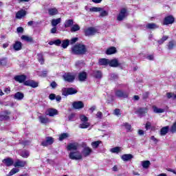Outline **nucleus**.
<instances>
[{
    "label": "nucleus",
    "instance_id": "obj_18",
    "mask_svg": "<svg viewBox=\"0 0 176 176\" xmlns=\"http://www.w3.org/2000/svg\"><path fill=\"white\" fill-rule=\"evenodd\" d=\"M25 14H27V12L24 10H21L16 12V19H23Z\"/></svg>",
    "mask_w": 176,
    "mask_h": 176
},
{
    "label": "nucleus",
    "instance_id": "obj_4",
    "mask_svg": "<svg viewBox=\"0 0 176 176\" xmlns=\"http://www.w3.org/2000/svg\"><path fill=\"white\" fill-rule=\"evenodd\" d=\"M78 91L74 88H63L62 89V94L67 97V96H71L72 94H76Z\"/></svg>",
    "mask_w": 176,
    "mask_h": 176
},
{
    "label": "nucleus",
    "instance_id": "obj_51",
    "mask_svg": "<svg viewBox=\"0 0 176 176\" xmlns=\"http://www.w3.org/2000/svg\"><path fill=\"white\" fill-rule=\"evenodd\" d=\"M80 119L81 122H84L89 121V118H87V117H86V116H85V115L80 116Z\"/></svg>",
    "mask_w": 176,
    "mask_h": 176
},
{
    "label": "nucleus",
    "instance_id": "obj_22",
    "mask_svg": "<svg viewBox=\"0 0 176 176\" xmlns=\"http://www.w3.org/2000/svg\"><path fill=\"white\" fill-rule=\"evenodd\" d=\"M27 164V162L25 161H21L18 160L14 164V167H24Z\"/></svg>",
    "mask_w": 176,
    "mask_h": 176
},
{
    "label": "nucleus",
    "instance_id": "obj_33",
    "mask_svg": "<svg viewBox=\"0 0 176 176\" xmlns=\"http://www.w3.org/2000/svg\"><path fill=\"white\" fill-rule=\"evenodd\" d=\"M167 47L168 50H173V49L175 47V41H169L167 44Z\"/></svg>",
    "mask_w": 176,
    "mask_h": 176
},
{
    "label": "nucleus",
    "instance_id": "obj_32",
    "mask_svg": "<svg viewBox=\"0 0 176 176\" xmlns=\"http://www.w3.org/2000/svg\"><path fill=\"white\" fill-rule=\"evenodd\" d=\"M168 129H170V127L168 126L162 128L161 131H160V135H166V134H167V133H168Z\"/></svg>",
    "mask_w": 176,
    "mask_h": 176
},
{
    "label": "nucleus",
    "instance_id": "obj_11",
    "mask_svg": "<svg viewBox=\"0 0 176 176\" xmlns=\"http://www.w3.org/2000/svg\"><path fill=\"white\" fill-rule=\"evenodd\" d=\"M54 142V140L52 137H47L45 141H43L41 145L43 146H47V145H52Z\"/></svg>",
    "mask_w": 176,
    "mask_h": 176
},
{
    "label": "nucleus",
    "instance_id": "obj_54",
    "mask_svg": "<svg viewBox=\"0 0 176 176\" xmlns=\"http://www.w3.org/2000/svg\"><path fill=\"white\" fill-rule=\"evenodd\" d=\"M16 32H18V34H23V32H24V28H23L22 27H19L16 29Z\"/></svg>",
    "mask_w": 176,
    "mask_h": 176
},
{
    "label": "nucleus",
    "instance_id": "obj_61",
    "mask_svg": "<svg viewBox=\"0 0 176 176\" xmlns=\"http://www.w3.org/2000/svg\"><path fill=\"white\" fill-rule=\"evenodd\" d=\"M50 86L52 89H56L57 87V83L54 81L50 84Z\"/></svg>",
    "mask_w": 176,
    "mask_h": 176
},
{
    "label": "nucleus",
    "instance_id": "obj_43",
    "mask_svg": "<svg viewBox=\"0 0 176 176\" xmlns=\"http://www.w3.org/2000/svg\"><path fill=\"white\" fill-rule=\"evenodd\" d=\"M167 39H168V36H163L161 39L158 40L157 43L159 45H163Z\"/></svg>",
    "mask_w": 176,
    "mask_h": 176
},
{
    "label": "nucleus",
    "instance_id": "obj_58",
    "mask_svg": "<svg viewBox=\"0 0 176 176\" xmlns=\"http://www.w3.org/2000/svg\"><path fill=\"white\" fill-rule=\"evenodd\" d=\"M49 98H50V100H51L52 101H53V100H56V94H51L49 96Z\"/></svg>",
    "mask_w": 176,
    "mask_h": 176
},
{
    "label": "nucleus",
    "instance_id": "obj_25",
    "mask_svg": "<svg viewBox=\"0 0 176 176\" xmlns=\"http://www.w3.org/2000/svg\"><path fill=\"white\" fill-rule=\"evenodd\" d=\"M39 122L42 124H46V123H49V118L47 117H45L43 116H38Z\"/></svg>",
    "mask_w": 176,
    "mask_h": 176
},
{
    "label": "nucleus",
    "instance_id": "obj_23",
    "mask_svg": "<svg viewBox=\"0 0 176 176\" xmlns=\"http://www.w3.org/2000/svg\"><path fill=\"white\" fill-rule=\"evenodd\" d=\"M21 38L22 39V41H25V42H28L30 43H34V39L30 36L23 35L21 36Z\"/></svg>",
    "mask_w": 176,
    "mask_h": 176
},
{
    "label": "nucleus",
    "instance_id": "obj_31",
    "mask_svg": "<svg viewBox=\"0 0 176 176\" xmlns=\"http://www.w3.org/2000/svg\"><path fill=\"white\" fill-rule=\"evenodd\" d=\"M93 76L94 78H96V79H101V78H102V73L100 71H95L93 73Z\"/></svg>",
    "mask_w": 176,
    "mask_h": 176
},
{
    "label": "nucleus",
    "instance_id": "obj_19",
    "mask_svg": "<svg viewBox=\"0 0 176 176\" xmlns=\"http://www.w3.org/2000/svg\"><path fill=\"white\" fill-rule=\"evenodd\" d=\"M27 77L25 75L16 76L14 79L16 82H19V83H23Z\"/></svg>",
    "mask_w": 176,
    "mask_h": 176
},
{
    "label": "nucleus",
    "instance_id": "obj_17",
    "mask_svg": "<svg viewBox=\"0 0 176 176\" xmlns=\"http://www.w3.org/2000/svg\"><path fill=\"white\" fill-rule=\"evenodd\" d=\"M87 79V73L86 72H82L78 74V80L80 82H85Z\"/></svg>",
    "mask_w": 176,
    "mask_h": 176
},
{
    "label": "nucleus",
    "instance_id": "obj_10",
    "mask_svg": "<svg viewBox=\"0 0 176 176\" xmlns=\"http://www.w3.org/2000/svg\"><path fill=\"white\" fill-rule=\"evenodd\" d=\"M109 65L110 67H113V68H116L118 67H120L121 64L119 63L118 59L114 58L112 60H109Z\"/></svg>",
    "mask_w": 176,
    "mask_h": 176
},
{
    "label": "nucleus",
    "instance_id": "obj_64",
    "mask_svg": "<svg viewBox=\"0 0 176 176\" xmlns=\"http://www.w3.org/2000/svg\"><path fill=\"white\" fill-rule=\"evenodd\" d=\"M7 61L6 59H1L0 60L1 65H6Z\"/></svg>",
    "mask_w": 176,
    "mask_h": 176
},
{
    "label": "nucleus",
    "instance_id": "obj_49",
    "mask_svg": "<svg viewBox=\"0 0 176 176\" xmlns=\"http://www.w3.org/2000/svg\"><path fill=\"white\" fill-rule=\"evenodd\" d=\"M101 10H102V8H100V7H93L91 8H90V12H101Z\"/></svg>",
    "mask_w": 176,
    "mask_h": 176
},
{
    "label": "nucleus",
    "instance_id": "obj_15",
    "mask_svg": "<svg viewBox=\"0 0 176 176\" xmlns=\"http://www.w3.org/2000/svg\"><path fill=\"white\" fill-rule=\"evenodd\" d=\"M3 163H4L7 167H10V166L14 164V161H13V159L8 157L3 160Z\"/></svg>",
    "mask_w": 176,
    "mask_h": 176
},
{
    "label": "nucleus",
    "instance_id": "obj_50",
    "mask_svg": "<svg viewBox=\"0 0 176 176\" xmlns=\"http://www.w3.org/2000/svg\"><path fill=\"white\" fill-rule=\"evenodd\" d=\"M123 126L128 131H131V125L130 124L126 122L123 124Z\"/></svg>",
    "mask_w": 176,
    "mask_h": 176
},
{
    "label": "nucleus",
    "instance_id": "obj_35",
    "mask_svg": "<svg viewBox=\"0 0 176 176\" xmlns=\"http://www.w3.org/2000/svg\"><path fill=\"white\" fill-rule=\"evenodd\" d=\"M116 53V48L115 47H111L106 51L107 54H115Z\"/></svg>",
    "mask_w": 176,
    "mask_h": 176
},
{
    "label": "nucleus",
    "instance_id": "obj_60",
    "mask_svg": "<svg viewBox=\"0 0 176 176\" xmlns=\"http://www.w3.org/2000/svg\"><path fill=\"white\" fill-rule=\"evenodd\" d=\"M76 42H78V38H73L70 41L71 45H74V43H76Z\"/></svg>",
    "mask_w": 176,
    "mask_h": 176
},
{
    "label": "nucleus",
    "instance_id": "obj_8",
    "mask_svg": "<svg viewBox=\"0 0 176 176\" xmlns=\"http://www.w3.org/2000/svg\"><path fill=\"white\" fill-rule=\"evenodd\" d=\"M72 107L74 109H82L85 108V104L82 101H76L72 103Z\"/></svg>",
    "mask_w": 176,
    "mask_h": 176
},
{
    "label": "nucleus",
    "instance_id": "obj_46",
    "mask_svg": "<svg viewBox=\"0 0 176 176\" xmlns=\"http://www.w3.org/2000/svg\"><path fill=\"white\" fill-rule=\"evenodd\" d=\"M90 124L87 122H84V123H82L80 124V129H87V127H89Z\"/></svg>",
    "mask_w": 176,
    "mask_h": 176
},
{
    "label": "nucleus",
    "instance_id": "obj_39",
    "mask_svg": "<svg viewBox=\"0 0 176 176\" xmlns=\"http://www.w3.org/2000/svg\"><path fill=\"white\" fill-rule=\"evenodd\" d=\"M79 30H80V27H79L78 24L73 25L71 28L72 32H76V31H79Z\"/></svg>",
    "mask_w": 176,
    "mask_h": 176
},
{
    "label": "nucleus",
    "instance_id": "obj_55",
    "mask_svg": "<svg viewBox=\"0 0 176 176\" xmlns=\"http://www.w3.org/2000/svg\"><path fill=\"white\" fill-rule=\"evenodd\" d=\"M96 118H98V119H102V112L98 111L96 113Z\"/></svg>",
    "mask_w": 176,
    "mask_h": 176
},
{
    "label": "nucleus",
    "instance_id": "obj_36",
    "mask_svg": "<svg viewBox=\"0 0 176 176\" xmlns=\"http://www.w3.org/2000/svg\"><path fill=\"white\" fill-rule=\"evenodd\" d=\"M69 137V133H63L59 135V141H63V140H66Z\"/></svg>",
    "mask_w": 176,
    "mask_h": 176
},
{
    "label": "nucleus",
    "instance_id": "obj_5",
    "mask_svg": "<svg viewBox=\"0 0 176 176\" xmlns=\"http://www.w3.org/2000/svg\"><path fill=\"white\" fill-rule=\"evenodd\" d=\"M129 16V14H127V9L126 8H122L120 10L118 16H117V20L118 21H123L126 17Z\"/></svg>",
    "mask_w": 176,
    "mask_h": 176
},
{
    "label": "nucleus",
    "instance_id": "obj_14",
    "mask_svg": "<svg viewBox=\"0 0 176 176\" xmlns=\"http://www.w3.org/2000/svg\"><path fill=\"white\" fill-rule=\"evenodd\" d=\"M78 148H79V144L74 142V143H69L67 146V151H77Z\"/></svg>",
    "mask_w": 176,
    "mask_h": 176
},
{
    "label": "nucleus",
    "instance_id": "obj_57",
    "mask_svg": "<svg viewBox=\"0 0 176 176\" xmlns=\"http://www.w3.org/2000/svg\"><path fill=\"white\" fill-rule=\"evenodd\" d=\"M54 45L56 46H60L61 45V40L57 39L54 41Z\"/></svg>",
    "mask_w": 176,
    "mask_h": 176
},
{
    "label": "nucleus",
    "instance_id": "obj_2",
    "mask_svg": "<svg viewBox=\"0 0 176 176\" xmlns=\"http://www.w3.org/2000/svg\"><path fill=\"white\" fill-rule=\"evenodd\" d=\"M82 146L83 147V149L81 152V155L84 157H87L93 153V149L87 146V144L86 143H82Z\"/></svg>",
    "mask_w": 176,
    "mask_h": 176
},
{
    "label": "nucleus",
    "instance_id": "obj_41",
    "mask_svg": "<svg viewBox=\"0 0 176 176\" xmlns=\"http://www.w3.org/2000/svg\"><path fill=\"white\" fill-rule=\"evenodd\" d=\"M142 166L143 168H148L149 166H151V162L146 160L142 162Z\"/></svg>",
    "mask_w": 176,
    "mask_h": 176
},
{
    "label": "nucleus",
    "instance_id": "obj_21",
    "mask_svg": "<svg viewBox=\"0 0 176 176\" xmlns=\"http://www.w3.org/2000/svg\"><path fill=\"white\" fill-rule=\"evenodd\" d=\"M133 157L134 156L131 154H124L121 156V159L123 162H129V160H131Z\"/></svg>",
    "mask_w": 176,
    "mask_h": 176
},
{
    "label": "nucleus",
    "instance_id": "obj_45",
    "mask_svg": "<svg viewBox=\"0 0 176 176\" xmlns=\"http://www.w3.org/2000/svg\"><path fill=\"white\" fill-rule=\"evenodd\" d=\"M20 170L17 168H12L10 172L9 173V176L14 175L16 173H19Z\"/></svg>",
    "mask_w": 176,
    "mask_h": 176
},
{
    "label": "nucleus",
    "instance_id": "obj_34",
    "mask_svg": "<svg viewBox=\"0 0 176 176\" xmlns=\"http://www.w3.org/2000/svg\"><path fill=\"white\" fill-rule=\"evenodd\" d=\"M60 23H61V18L52 19L51 21L52 27H56L58 24H60Z\"/></svg>",
    "mask_w": 176,
    "mask_h": 176
},
{
    "label": "nucleus",
    "instance_id": "obj_1",
    "mask_svg": "<svg viewBox=\"0 0 176 176\" xmlns=\"http://www.w3.org/2000/svg\"><path fill=\"white\" fill-rule=\"evenodd\" d=\"M72 53L73 54L83 55L87 53V48L83 44H76L72 47Z\"/></svg>",
    "mask_w": 176,
    "mask_h": 176
},
{
    "label": "nucleus",
    "instance_id": "obj_3",
    "mask_svg": "<svg viewBox=\"0 0 176 176\" xmlns=\"http://www.w3.org/2000/svg\"><path fill=\"white\" fill-rule=\"evenodd\" d=\"M69 157L72 160H82V155L79 151H73L69 153Z\"/></svg>",
    "mask_w": 176,
    "mask_h": 176
},
{
    "label": "nucleus",
    "instance_id": "obj_13",
    "mask_svg": "<svg viewBox=\"0 0 176 176\" xmlns=\"http://www.w3.org/2000/svg\"><path fill=\"white\" fill-rule=\"evenodd\" d=\"M116 96L119 98H127V97H129V94L122 90H117L116 91Z\"/></svg>",
    "mask_w": 176,
    "mask_h": 176
},
{
    "label": "nucleus",
    "instance_id": "obj_63",
    "mask_svg": "<svg viewBox=\"0 0 176 176\" xmlns=\"http://www.w3.org/2000/svg\"><path fill=\"white\" fill-rule=\"evenodd\" d=\"M151 140H152V141H153L155 144H157V142H159V140L156 138H155V136H151Z\"/></svg>",
    "mask_w": 176,
    "mask_h": 176
},
{
    "label": "nucleus",
    "instance_id": "obj_37",
    "mask_svg": "<svg viewBox=\"0 0 176 176\" xmlns=\"http://www.w3.org/2000/svg\"><path fill=\"white\" fill-rule=\"evenodd\" d=\"M101 141L98 140V141H95L91 143V145L93 148V149H97V148H98V146H100V144H101Z\"/></svg>",
    "mask_w": 176,
    "mask_h": 176
},
{
    "label": "nucleus",
    "instance_id": "obj_53",
    "mask_svg": "<svg viewBox=\"0 0 176 176\" xmlns=\"http://www.w3.org/2000/svg\"><path fill=\"white\" fill-rule=\"evenodd\" d=\"M113 115H116V116H120V115H122L120 113V109H116L114 111H113Z\"/></svg>",
    "mask_w": 176,
    "mask_h": 176
},
{
    "label": "nucleus",
    "instance_id": "obj_38",
    "mask_svg": "<svg viewBox=\"0 0 176 176\" xmlns=\"http://www.w3.org/2000/svg\"><path fill=\"white\" fill-rule=\"evenodd\" d=\"M153 109L155 113H163L164 112V109L157 108L156 106H153Z\"/></svg>",
    "mask_w": 176,
    "mask_h": 176
},
{
    "label": "nucleus",
    "instance_id": "obj_12",
    "mask_svg": "<svg viewBox=\"0 0 176 176\" xmlns=\"http://www.w3.org/2000/svg\"><path fill=\"white\" fill-rule=\"evenodd\" d=\"M86 36H90L97 34V30L94 28H89L85 31Z\"/></svg>",
    "mask_w": 176,
    "mask_h": 176
},
{
    "label": "nucleus",
    "instance_id": "obj_28",
    "mask_svg": "<svg viewBox=\"0 0 176 176\" xmlns=\"http://www.w3.org/2000/svg\"><path fill=\"white\" fill-rule=\"evenodd\" d=\"M74 25V19H67L65 21V28H69Z\"/></svg>",
    "mask_w": 176,
    "mask_h": 176
},
{
    "label": "nucleus",
    "instance_id": "obj_44",
    "mask_svg": "<svg viewBox=\"0 0 176 176\" xmlns=\"http://www.w3.org/2000/svg\"><path fill=\"white\" fill-rule=\"evenodd\" d=\"M100 17H107V16H108L109 13L108 11L104 10V8H102V10L100 11Z\"/></svg>",
    "mask_w": 176,
    "mask_h": 176
},
{
    "label": "nucleus",
    "instance_id": "obj_6",
    "mask_svg": "<svg viewBox=\"0 0 176 176\" xmlns=\"http://www.w3.org/2000/svg\"><path fill=\"white\" fill-rule=\"evenodd\" d=\"M63 79L65 82H72L75 80V76L71 73H67L63 76Z\"/></svg>",
    "mask_w": 176,
    "mask_h": 176
},
{
    "label": "nucleus",
    "instance_id": "obj_59",
    "mask_svg": "<svg viewBox=\"0 0 176 176\" xmlns=\"http://www.w3.org/2000/svg\"><path fill=\"white\" fill-rule=\"evenodd\" d=\"M148 96H149V93L145 92V93H144V94H142V98H143L144 100H146V98L148 97Z\"/></svg>",
    "mask_w": 176,
    "mask_h": 176
},
{
    "label": "nucleus",
    "instance_id": "obj_30",
    "mask_svg": "<svg viewBox=\"0 0 176 176\" xmlns=\"http://www.w3.org/2000/svg\"><path fill=\"white\" fill-rule=\"evenodd\" d=\"M98 63L100 64V65H109V59L100 58V59H99Z\"/></svg>",
    "mask_w": 176,
    "mask_h": 176
},
{
    "label": "nucleus",
    "instance_id": "obj_20",
    "mask_svg": "<svg viewBox=\"0 0 176 176\" xmlns=\"http://www.w3.org/2000/svg\"><path fill=\"white\" fill-rule=\"evenodd\" d=\"M58 113V111H57V109H49L46 112V115H48L49 116H55V115H57Z\"/></svg>",
    "mask_w": 176,
    "mask_h": 176
},
{
    "label": "nucleus",
    "instance_id": "obj_24",
    "mask_svg": "<svg viewBox=\"0 0 176 176\" xmlns=\"http://www.w3.org/2000/svg\"><path fill=\"white\" fill-rule=\"evenodd\" d=\"M14 98L15 100H18L19 101H21V100L24 98V94L21 92H16L14 96Z\"/></svg>",
    "mask_w": 176,
    "mask_h": 176
},
{
    "label": "nucleus",
    "instance_id": "obj_48",
    "mask_svg": "<svg viewBox=\"0 0 176 176\" xmlns=\"http://www.w3.org/2000/svg\"><path fill=\"white\" fill-rule=\"evenodd\" d=\"M110 152H111V153H119V152H120V147H114L112 148L110 150Z\"/></svg>",
    "mask_w": 176,
    "mask_h": 176
},
{
    "label": "nucleus",
    "instance_id": "obj_56",
    "mask_svg": "<svg viewBox=\"0 0 176 176\" xmlns=\"http://www.w3.org/2000/svg\"><path fill=\"white\" fill-rule=\"evenodd\" d=\"M75 113H72L69 116V120H70L71 122H72V120H74V119L75 118Z\"/></svg>",
    "mask_w": 176,
    "mask_h": 176
},
{
    "label": "nucleus",
    "instance_id": "obj_26",
    "mask_svg": "<svg viewBox=\"0 0 176 176\" xmlns=\"http://www.w3.org/2000/svg\"><path fill=\"white\" fill-rule=\"evenodd\" d=\"M48 14H50V16H56V14H58V10H57V8H49Z\"/></svg>",
    "mask_w": 176,
    "mask_h": 176
},
{
    "label": "nucleus",
    "instance_id": "obj_7",
    "mask_svg": "<svg viewBox=\"0 0 176 176\" xmlns=\"http://www.w3.org/2000/svg\"><path fill=\"white\" fill-rule=\"evenodd\" d=\"M25 86H30V87H32L33 89H35L38 87V83L32 80H28L24 82Z\"/></svg>",
    "mask_w": 176,
    "mask_h": 176
},
{
    "label": "nucleus",
    "instance_id": "obj_29",
    "mask_svg": "<svg viewBox=\"0 0 176 176\" xmlns=\"http://www.w3.org/2000/svg\"><path fill=\"white\" fill-rule=\"evenodd\" d=\"M146 28H148V30H156V28H159V25H157L156 23H148L146 25Z\"/></svg>",
    "mask_w": 176,
    "mask_h": 176
},
{
    "label": "nucleus",
    "instance_id": "obj_62",
    "mask_svg": "<svg viewBox=\"0 0 176 176\" xmlns=\"http://www.w3.org/2000/svg\"><path fill=\"white\" fill-rule=\"evenodd\" d=\"M57 33V28L54 26L53 28L51 29V34H56Z\"/></svg>",
    "mask_w": 176,
    "mask_h": 176
},
{
    "label": "nucleus",
    "instance_id": "obj_42",
    "mask_svg": "<svg viewBox=\"0 0 176 176\" xmlns=\"http://www.w3.org/2000/svg\"><path fill=\"white\" fill-rule=\"evenodd\" d=\"M37 59L38 60V63L41 64H43L45 63V59L43 58V54H37Z\"/></svg>",
    "mask_w": 176,
    "mask_h": 176
},
{
    "label": "nucleus",
    "instance_id": "obj_52",
    "mask_svg": "<svg viewBox=\"0 0 176 176\" xmlns=\"http://www.w3.org/2000/svg\"><path fill=\"white\" fill-rule=\"evenodd\" d=\"M166 96L168 97V98L175 99V94L174 93H167Z\"/></svg>",
    "mask_w": 176,
    "mask_h": 176
},
{
    "label": "nucleus",
    "instance_id": "obj_40",
    "mask_svg": "<svg viewBox=\"0 0 176 176\" xmlns=\"http://www.w3.org/2000/svg\"><path fill=\"white\" fill-rule=\"evenodd\" d=\"M69 45V39H66V40H63L62 41V47H63V49H67V47H68Z\"/></svg>",
    "mask_w": 176,
    "mask_h": 176
},
{
    "label": "nucleus",
    "instance_id": "obj_16",
    "mask_svg": "<svg viewBox=\"0 0 176 176\" xmlns=\"http://www.w3.org/2000/svg\"><path fill=\"white\" fill-rule=\"evenodd\" d=\"M136 113H138V115H140V116H145V115L148 113V108H140L137 110Z\"/></svg>",
    "mask_w": 176,
    "mask_h": 176
},
{
    "label": "nucleus",
    "instance_id": "obj_27",
    "mask_svg": "<svg viewBox=\"0 0 176 176\" xmlns=\"http://www.w3.org/2000/svg\"><path fill=\"white\" fill-rule=\"evenodd\" d=\"M23 44L21 43V42L20 41H16L14 44V50H16V52H19V50H21V47H22Z\"/></svg>",
    "mask_w": 176,
    "mask_h": 176
},
{
    "label": "nucleus",
    "instance_id": "obj_9",
    "mask_svg": "<svg viewBox=\"0 0 176 176\" xmlns=\"http://www.w3.org/2000/svg\"><path fill=\"white\" fill-rule=\"evenodd\" d=\"M175 21L174 17L173 16H166L163 21V25H168V24H173Z\"/></svg>",
    "mask_w": 176,
    "mask_h": 176
},
{
    "label": "nucleus",
    "instance_id": "obj_47",
    "mask_svg": "<svg viewBox=\"0 0 176 176\" xmlns=\"http://www.w3.org/2000/svg\"><path fill=\"white\" fill-rule=\"evenodd\" d=\"M21 156H22V157L27 159V157L30 156V152H28V151H23L21 152Z\"/></svg>",
    "mask_w": 176,
    "mask_h": 176
}]
</instances>
